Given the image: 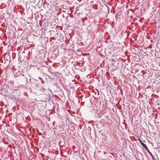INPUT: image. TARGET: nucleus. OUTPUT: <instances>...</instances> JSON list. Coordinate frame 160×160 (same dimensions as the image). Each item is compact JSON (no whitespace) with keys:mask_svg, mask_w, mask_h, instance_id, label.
<instances>
[{"mask_svg":"<svg viewBox=\"0 0 160 160\" xmlns=\"http://www.w3.org/2000/svg\"><path fill=\"white\" fill-rule=\"evenodd\" d=\"M142 146L144 148H145V147L147 146L146 144L144 143H142Z\"/></svg>","mask_w":160,"mask_h":160,"instance_id":"2","label":"nucleus"},{"mask_svg":"<svg viewBox=\"0 0 160 160\" xmlns=\"http://www.w3.org/2000/svg\"><path fill=\"white\" fill-rule=\"evenodd\" d=\"M151 157H152V160H156V159L154 158L153 157V156L152 155V156H151Z\"/></svg>","mask_w":160,"mask_h":160,"instance_id":"4","label":"nucleus"},{"mask_svg":"<svg viewBox=\"0 0 160 160\" xmlns=\"http://www.w3.org/2000/svg\"><path fill=\"white\" fill-rule=\"evenodd\" d=\"M147 152L149 153L150 155L151 156H152V153L149 151V150H148V151L147 150Z\"/></svg>","mask_w":160,"mask_h":160,"instance_id":"3","label":"nucleus"},{"mask_svg":"<svg viewBox=\"0 0 160 160\" xmlns=\"http://www.w3.org/2000/svg\"><path fill=\"white\" fill-rule=\"evenodd\" d=\"M90 111L92 112H93L94 111V108L93 107H91L90 108Z\"/></svg>","mask_w":160,"mask_h":160,"instance_id":"1","label":"nucleus"},{"mask_svg":"<svg viewBox=\"0 0 160 160\" xmlns=\"http://www.w3.org/2000/svg\"><path fill=\"white\" fill-rule=\"evenodd\" d=\"M139 141H140V142H141V144H142V143H143V142H142V141H141V140H139Z\"/></svg>","mask_w":160,"mask_h":160,"instance_id":"6","label":"nucleus"},{"mask_svg":"<svg viewBox=\"0 0 160 160\" xmlns=\"http://www.w3.org/2000/svg\"><path fill=\"white\" fill-rule=\"evenodd\" d=\"M144 148L146 149V150L147 151V150L148 151L149 149H148V148H147V146L146 147H145Z\"/></svg>","mask_w":160,"mask_h":160,"instance_id":"5","label":"nucleus"}]
</instances>
